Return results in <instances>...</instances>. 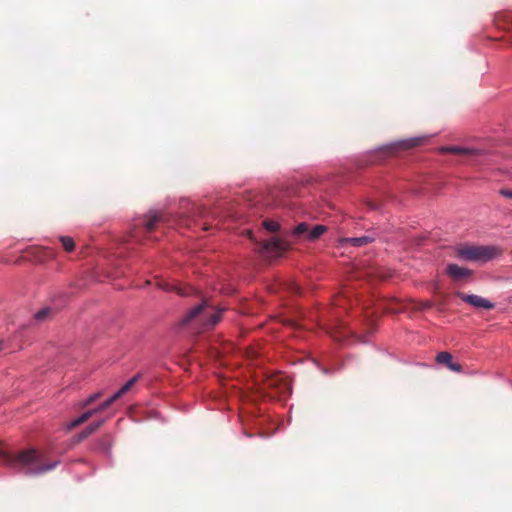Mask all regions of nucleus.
I'll use <instances>...</instances> for the list:
<instances>
[{
	"label": "nucleus",
	"mask_w": 512,
	"mask_h": 512,
	"mask_svg": "<svg viewBox=\"0 0 512 512\" xmlns=\"http://www.w3.org/2000/svg\"><path fill=\"white\" fill-rule=\"evenodd\" d=\"M203 229H204V230H207V229H208V227L206 226V224H205V223L203 224Z\"/></svg>",
	"instance_id": "nucleus-30"
},
{
	"label": "nucleus",
	"mask_w": 512,
	"mask_h": 512,
	"mask_svg": "<svg viewBox=\"0 0 512 512\" xmlns=\"http://www.w3.org/2000/svg\"><path fill=\"white\" fill-rule=\"evenodd\" d=\"M53 314V309L50 308V307H45L43 309H41L40 311H38L36 314H35V319L37 321H44L46 320L49 316H51Z\"/></svg>",
	"instance_id": "nucleus-19"
},
{
	"label": "nucleus",
	"mask_w": 512,
	"mask_h": 512,
	"mask_svg": "<svg viewBox=\"0 0 512 512\" xmlns=\"http://www.w3.org/2000/svg\"><path fill=\"white\" fill-rule=\"evenodd\" d=\"M308 233L309 225L305 222L299 223L294 229V235L298 237L305 236L307 238Z\"/></svg>",
	"instance_id": "nucleus-17"
},
{
	"label": "nucleus",
	"mask_w": 512,
	"mask_h": 512,
	"mask_svg": "<svg viewBox=\"0 0 512 512\" xmlns=\"http://www.w3.org/2000/svg\"><path fill=\"white\" fill-rule=\"evenodd\" d=\"M3 349V343L0 342V351Z\"/></svg>",
	"instance_id": "nucleus-31"
},
{
	"label": "nucleus",
	"mask_w": 512,
	"mask_h": 512,
	"mask_svg": "<svg viewBox=\"0 0 512 512\" xmlns=\"http://www.w3.org/2000/svg\"><path fill=\"white\" fill-rule=\"evenodd\" d=\"M249 357L250 358L256 357V353L253 350H251V352H249Z\"/></svg>",
	"instance_id": "nucleus-27"
},
{
	"label": "nucleus",
	"mask_w": 512,
	"mask_h": 512,
	"mask_svg": "<svg viewBox=\"0 0 512 512\" xmlns=\"http://www.w3.org/2000/svg\"><path fill=\"white\" fill-rule=\"evenodd\" d=\"M160 287L162 289H164V290H167V291L175 290L181 296L189 295L193 291V289L191 287H189V288H181V287H178V286L170 285L168 283L160 284Z\"/></svg>",
	"instance_id": "nucleus-16"
},
{
	"label": "nucleus",
	"mask_w": 512,
	"mask_h": 512,
	"mask_svg": "<svg viewBox=\"0 0 512 512\" xmlns=\"http://www.w3.org/2000/svg\"><path fill=\"white\" fill-rule=\"evenodd\" d=\"M367 206H368V208H369V209H371V210H376V209H378L377 204H376V203H374V202H372V201H368V202H367Z\"/></svg>",
	"instance_id": "nucleus-25"
},
{
	"label": "nucleus",
	"mask_w": 512,
	"mask_h": 512,
	"mask_svg": "<svg viewBox=\"0 0 512 512\" xmlns=\"http://www.w3.org/2000/svg\"><path fill=\"white\" fill-rule=\"evenodd\" d=\"M60 241L62 243V246L65 251L71 252L75 248V242L74 240L69 236H62L60 237Z\"/></svg>",
	"instance_id": "nucleus-18"
},
{
	"label": "nucleus",
	"mask_w": 512,
	"mask_h": 512,
	"mask_svg": "<svg viewBox=\"0 0 512 512\" xmlns=\"http://www.w3.org/2000/svg\"><path fill=\"white\" fill-rule=\"evenodd\" d=\"M267 388H275L280 394L289 391V384L284 380L281 375L270 377L266 381Z\"/></svg>",
	"instance_id": "nucleus-11"
},
{
	"label": "nucleus",
	"mask_w": 512,
	"mask_h": 512,
	"mask_svg": "<svg viewBox=\"0 0 512 512\" xmlns=\"http://www.w3.org/2000/svg\"><path fill=\"white\" fill-rule=\"evenodd\" d=\"M223 310L224 309L215 310L210 301L205 299L187 312L180 320V325L186 326L197 321L200 322L205 329L212 328L220 321Z\"/></svg>",
	"instance_id": "nucleus-2"
},
{
	"label": "nucleus",
	"mask_w": 512,
	"mask_h": 512,
	"mask_svg": "<svg viewBox=\"0 0 512 512\" xmlns=\"http://www.w3.org/2000/svg\"><path fill=\"white\" fill-rule=\"evenodd\" d=\"M446 273L453 281H461L469 278L472 275V270L461 267L457 264H448Z\"/></svg>",
	"instance_id": "nucleus-8"
},
{
	"label": "nucleus",
	"mask_w": 512,
	"mask_h": 512,
	"mask_svg": "<svg viewBox=\"0 0 512 512\" xmlns=\"http://www.w3.org/2000/svg\"><path fill=\"white\" fill-rule=\"evenodd\" d=\"M0 459L3 464L30 475L51 471L59 463L58 461L46 462L45 455L36 449H27L18 453L0 451Z\"/></svg>",
	"instance_id": "nucleus-1"
},
{
	"label": "nucleus",
	"mask_w": 512,
	"mask_h": 512,
	"mask_svg": "<svg viewBox=\"0 0 512 512\" xmlns=\"http://www.w3.org/2000/svg\"><path fill=\"white\" fill-rule=\"evenodd\" d=\"M430 306H431V304L429 302L425 303V305H424V307H426V308H428Z\"/></svg>",
	"instance_id": "nucleus-29"
},
{
	"label": "nucleus",
	"mask_w": 512,
	"mask_h": 512,
	"mask_svg": "<svg viewBox=\"0 0 512 512\" xmlns=\"http://www.w3.org/2000/svg\"><path fill=\"white\" fill-rule=\"evenodd\" d=\"M103 423L104 421H98L88 425L84 430H82L78 435L74 437L75 442L79 443L88 438L92 433L98 430L103 425Z\"/></svg>",
	"instance_id": "nucleus-14"
},
{
	"label": "nucleus",
	"mask_w": 512,
	"mask_h": 512,
	"mask_svg": "<svg viewBox=\"0 0 512 512\" xmlns=\"http://www.w3.org/2000/svg\"><path fill=\"white\" fill-rule=\"evenodd\" d=\"M101 396L100 392H97L91 396H89L87 399H85L83 402H81L80 407L84 408L89 405H91L93 402H95L99 397Z\"/></svg>",
	"instance_id": "nucleus-22"
},
{
	"label": "nucleus",
	"mask_w": 512,
	"mask_h": 512,
	"mask_svg": "<svg viewBox=\"0 0 512 512\" xmlns=\"http://www.w3.org/2000/svg\"><path fill=\"white\" fill-rule=\"evenodd\" d=\"M207 210L202 206H194L192 211V217L203 218L206 216Z\"/></svg>",
	"instance_id": "nucleus-23"
},
{
	"label": "nucleus",
	"mask_w": 512,
	"mask_h": 512,
	"mask_svg": "<svg viewBox=\"0 0 512 512\" xmlns=\"http://www.w3.org/2000/svg\"><path fill=\"white\" fill-rule=\"evenodd\" d=\"M436 361L438 364L447 366L453 372H461L462 366L459 363L452 361V355L449 352L443 351L437 354Z\"/></svg>",
	"instance_id": "nucleus-10"
},
{
	"label": "nucleus",
	"mask_w": 512,
	"mask_h": 512,
	"mask_svg": "<svg viewBox=\"0 0 512 512\" xmlns=\"http://www.w3.org/2000/svg\"><path fill=\"white\" fill-rule=\"evenodd\" d=\"M457 296L460 297L464 302L476 307V308H482L486 310H491L495 307V304L489 301L486 298H483L478 295H467L461 292L457 293Z\"/></svg>",
	"instance_id": "nucleus-6"
},
{
	"label": "nucleus",
	"mask_w": 512,
	"mask_h": 512,
	"mask_svg": "<svg viewBox=\"0 0 512 512\" xmlns=\"http://www.w3.org/2000/svg\"><path fill=\"white\" fill-rule=\"evenodd\" d=\"M327 231V227L325 225H315L312 229L309 228V233L307 234V239L310 241H316Z\"/></svg>",
	"instance_id": "nucleus-15"
},
{
	"label": "nucleus",
	"mask_w": 512,
	"mask_h": 512,
	"mask_svg": "<svg viewBox=\"0 0 512 512\" xmlns=\"http://www.w3.org/2000/svg\"><path fill=\"white\" fill-rule=\"evenodd\" d=\"M247 234L251 240H254L253 233L251 231H248Z\"/></svg>",
	"instance_id": "nucleus-28"
},
{
	"label": "nucleus",
	"mask_w": 512,
	"mask_h": 512,
	"mask_svg": "<svg viewBox=\"0 0 512 512\" xmlns=\"http://www.w3.org/2000/svg\"><path fill=\"white\" fill-rule=\"evenodd\" d=\"M440 152L458 154L463 156H474L481 154L480 150L464 148L459 146H443L440 148Z\"/></svg>",
	"instance_id": "nucleus-12"
},
{
	"label": "nucleus",
	"mask_w": 512,
	"mask_h": 512,
	"mask_svg": "<svg viewBox=\"0 0 512 512\" xmlns=\"http://www.w3.org/2000/svg\"><path fill=\"white\" fill-rule=\"evenodd\" d=\"M257 251L265 257H277L288 249V244L277 238L258 243Z\"/></svg>",
	"instance_id": "nucleus-5"
},
{
	"label": "nucleus",
	"mask_w": 512,
	"mask_h": 512,
	"mask_svg": "<svg viewBox=\"0 0 512 512\" xmlns=\"http://www.w3.org/2000/svg\"><path fill=\"white\" fill-rule=\"evenodd\" d=\"M376 236L374 234L364 235L360 237H351V238H342L340 240L341 245L350 244L354 247H362L366 246L372 242H374Z\"/></svg>",
	"instance_id": "nucleus-9"
},
{
	"label": "nucleus",
	"mask_w": 512,
	"mask_h": 512,
	"mask_svg": "<svg viewBox=\"0 0 512 512\" xmlns=\"http://www.w3.org/2000/svg\"><path fill=\"white\" fill-rule=\"evenodd\" d=\"M165 221V215L157 211H151L148 215V220L145 222V229L148 233L152 232L156 225Z\"/></svg>",
	"instance_id": "nucleus-13"
},
{
	"label": "nucleus",
	"mask_w": 512,
	"mask_h": 512,
	"mask_svg": "<svg viewBox=\"0 0 512 512\" xmlns=\"http://www.w3.org/2000/svg\"><path fill=\"white\" fill-rule=\"evenodd\" d=\"M499 194L503 197L512 199V190L511 189H501L499 190Z\"/></svg>",
	"instance_id": "nucleus-24"
},
{
	"label": "nucleus",
	"mask_w": 512,
	"mask_h": 512,
	"mask_svg": "<svg viewBox=\"0 0 512 512\" xmlns=\"http://www.w3.org/2000/svg\"><path fill=\"white\" fill-rule=\"evenodd\" d=\"M291 290L294 293H298V292H300V287L296 284H291Z\"/></svg>",
	"instance_id": "nucleus-26"
},
{
	"label": "nucleus",
	"mask_w": 512,
	"mask_h": 512,
	"mask_svg": "<svg viewBox=\"0 0 512 512\" xmlns=\"http://www.w3.org/2000/svg\"><path fill=\"white\" fill-rule=\"evenodd\" d=\"M264 228L269 232H277L279 230V224L273 220H265L263 222Z\"/></svg>",
	"instance_id": "nucleus-20"
},
{
	"label": "nucleus",
	"mask_w": 512,
	"mask_h": 512,
	"mask_svg": "<svg viewBox=\"0 0 512 512\" xmlns=\"http://www.w3.org/2000/svg\"><path fill=\"white\" fill-rule=\"evenodd\" d=\"M500 253L494 246L461 245L456 248V257L468 262L485 263Z\"/></svg>",
	"instance_id": "nucleus-3"
},
{
	"label": "nucleus",
	"mask_w": 512,
	"mask_h": 512,
	"mask_svg": "<svg viewBox=\"0 0 512 512\" xmlns=\"http://www.w3.org/2000/svg\"><path fill=\"white\" fill-rule=\"evenodd\" d=\"M425 141H426V137H413V138H408V139L394 142L390 145L389 148H390L391 152L394 153V152L409 150L414 147H418V146L422 145Z\"/></svg>",
	"instance_id": "nucleus-7"
},
{
	"label": "nucleus",
	"mask_w": 512,
	"mask_h": 512,
	"mask_svg": "<svg viewBox=\"0 0 512 512\" xmlns=\"http://www.w3.org/2000/svg\"><path fill=\"white\" fill-rule=\"evenodd\" d=\"M111 442L109 436L103 437L97 444L98 449L108 452L110 448Z\"/></svg>",
	"instance_id": "nucleus-21"
},
{
	"label": "nucleus",
	"mask_w": 512,
	"mask_h": 512,
	"mask_svg": "<svg viewBox=\"0 0 512 512\" xmlns=\"http://www.w3.org/2000/svg\"><path fill=\"white\" fill-rule=\"evenodd\" d=\"M139 376L132 377L128 382H126L113 396L108 398L106 401H104L102 404H100L97 408L88 410L84 412L81 416H79L77 419L73 420L67 425V429L71 430L74 429L81 424L85 423L87 420H89L94 414L106 410L108 407H110L116 400H118L120 397H122L125 393H127L132 386L138 381Z\"/></svg>",
	"instance_id": "nucleus-4"
}]
</instances>
